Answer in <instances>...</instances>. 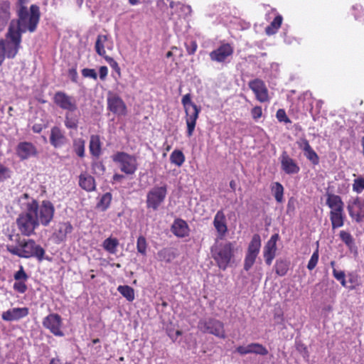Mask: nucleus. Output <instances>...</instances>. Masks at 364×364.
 Instances as JSON below:
<instances>
[{
	"label": "nucleus",
	"instance_id": "nucleus-31",
	"mask_svg": "<svg viewBox=\"0 0 364 364\" xmlns=\"http://www.w3.org/2000/svg\"><path fill=\"white\" fill-rule=\"evenodd\" d=\"M329 218L333 230L341 228L346 219L345 212L329 213Z\"/></svg>",
	"mask_w": 364,
	"mask_h": 364
},
{
	"label": "nucleus",
	"instance_id": "nucleus-21",
	"mask_svg": "<svg viewBox=\"0 0 364 364\" xmlns=\"http://www.w3.org/2000/svg\"><path fill=\"white\" fill-rule=\"evenodd\" d=\"M298 146L304 152V156L309 160L314 165H317L319 163V157L318 154L310 146L309 141L304 139H300L297 141Z\"/></svg>",
	"mask_w": 364,
	"mask_h": 364
},
{
	"label": "nucleus",
	"instance_id": "nucleus-54",
	"mask_svg": "<svg viewBox=\"0 0 364 364\" xmlns=\"http://www.w3.org/2000/svg\"><path fill=\"white\" fill-rule=\"evenodd\" d=\"M14 277L16 281H23V282L26 281L28 279V276L26 274V272H24L22 266H21L20 269L15 273Z\"/></svg>",
	"mask_w": 364,
	"mask_h": 364
},
{
	"label": "nucleus",
	"instance_id": "nucleus-52",
	"mask_svg": "<svg viewBox=\"0 0 364 364\" xmlns=\"http://www.w3.org/2000/svg\"><path fill=\"white\" fill-rule=\"evenodd\" d=\"M187 53L189 55H193L197 50L198 45L195 41H189L185 43Z\"/></svg>",
	"mask_w": 364,
	"mask_h": 364
},
{
	"label": "nucleus",
	"instance_id": "nucleus-61",
	"mask_svg": "<svg viewBox=\"0 0 364 364\" xmlns=\"http://www.w3.org/2000/svg\"><path fill=\"white\" fill-rule=\"evenodd\" d=\"M181 331L178 330L175 332V333H168V336L171 337V338L173 340V341H175L178 336H181Z\"/></svg>",
	"mask_w": 364,
	"mask_h": 364
},
{
	"label": "nucleus",
	"instance_id": "nucleus-50",
	"mask_svg": "<svg viewBox=\"0 0 364 364\" xmlns=\"http://www.w3.org/2000/svg\"><path fill=\"white\" fill-rule=\"evenodd\" d=\"M318 249L312 254L309 261V263H308V265H307V268L309 269V270H312L314 269L317 263H318Z\"/></svg>",
	"mask_w": 364,
	"mask_h": 364
},
{
	"label": "nucleus",
	"instance_id": "nucleus-4",
	"mask_svg": "<svg viewBox=\"0 0 364 364\" xmlns=\"http://www.w3.org/2000/svg\"><path fill=\"white\" fill-rule=\"evenodd\" d=\"M235 250V244L230 242H216L211 247L213 259L217 262L219 268L223 270L230 263Z\"/></svg>",
	"mask_w": 364,
	"mask_h": 364
},
{
	"label": "nucleus",
	"instance_id": "nucleus-43",
	"mask_svg": "<svg viewBox=\"0 0 364 364\" xmlns=\"http://www.w3.org/2000/svg\"><path fill=\"white\" fill-rule=\"evenodd\" d=\"M258 255L246 252L244 260V269L248 271L255 264Z\"/></svg>",
	"mask_w": 364,
	"mask_h": 364
},
{
	"label": "nucleus",
	"instance_id": "nucleus-19",
	"mask_svg": "<svg viewBox=\"0 0 364 364\" xmlns=\"http://www.w3.org/2000/svg\"><path fill=\"white\" fill-rule=\"evenodd\" d=\"M250 87L256 95V98L261 102L268 100V91L263 81L256 79L250 82Z\"/></svg>",
	"mask_w": 364,
	"mask_h": 364
},
{
	"label": "nucleus",
	"instance_id": "nucleus-37",
	"mask_svg": "<svg viewBox=\"0 0 364 364\" xmlns=\"http://www.w3.org/2000/svg\"><path fill=\"white\" fill-rule=\"evenodd\" d=\"M73 150L76 153V154L82 158L85 156V141L82 138H76L73 139Z\"/></svg>",
	"mask_w": 364,
	"mask_h": 364
},
{
	"label": "nucleus",
	"instance_id": "nucleus-56",
	"mask_svg": "<svg viewBox=\"0 0 364 364\" xmlns=\"http://www.w3.org/2000/svg\"><path fill=\"white\" fill-rule=\"evenodd\" d=\"M82 75L85 77H90V78H92L94 80H96L97 77V73L95 72V70L94 69L84 68L82 70Z\"/></svg>",
	"mask_w": 364,
	"mask_h": 364
},
{
	"label": "nucleus",
	"instance_id": "nucleus-62",
	"mask_svg": "<svg viewBox=\"0 0 364 364\" xmlns=\"http://www.w3.org/2000/svg\"><path fill=\"white\" fill-rule=\"evenodd\" d=\"M33 131L36 133H39L42 130L41 124H34L32 128Z\"/></svg>",
	"mask_w": 364,
	"mask_h": 364
},
{
	"label": "nucleus",
	"instance_id": "nucleus-6",
	"mask_svg": "<svg viewBox=\"0 0 364 364\" xmlns=\"http://www.w3.org/2000/svg\"><path fill=\"white\" fill-rule=\"evenodd\" d=\"M15 26L9 28L6 39L2 40L4 51L8 58H13L17 54L21 42V35L19 32L14 31Z\"/></svg>",
	"mask_w": 364,
	"mask_h": 364
},
{
	"label": "nucleus",
	"instance_id": "nucleus-60",
	"mask_svg": "<svg viewBox=\"0 0 364 364\" xmlns=\"http://www.w3.org/2000/svg\"><path fill=\"white\" fill-rule=\"evenodd\" d=\"M104 58L110 64V65L112 67L117 66V62L112 58L107 56V55Z\"/></svg>",
	"mask_w": 364,
	"mask_h": 364
},
{
	"label": "nucleus",
	"instance_id": "nucleus-41",
	"mask_svg": "<svg viewBox=\"0 0 364 364\" xmlns=\"http://www.w3.org/2000/svg\"><path fill=\"white\" fill-rule=\"evenodd\" d=\"M111 200L112 195L109 193H106L100 198L97 207L102 210H105L109 207Z\"/></svg>",
	"mask_w": 364,
	"mask_h": 364
},
{
	"label": "nucleus",
	"instance_id": "nucleus-35",
	"mask_svg": "<svg viewBox=\"0 0 364 364\" xmlns=\"http://www.w3.org/2000/svg\"><path fill=\"white\" fill-rule=\"evenodd\" d=\"M117 291L129 301H133L135 299L134 290L128 285H120Z\"/></svg>",
	"mask_w": 364,
	"mask_h": 364
},
{
	"label": "nucleus",
	"instance_id": "nucleus-24",
	"mask_svg": "<svg viewBox=\"0 0 364 364\" xmlns=\"http://www.w3.org/2000/svg\"><path fill=\"white\" fill-rule=\"evenodd\" d=\"M280 159L282 168L286 173L294 174L299 171V166L286 152L282 154Z\"/></svg>",
	"mask_w": 364,
	"mask_h": 364
},
{
	"label": "nucleus",
	"instance_id": "nucleus-3",
	"mask_svg": "<svg viewBox=\"0 0 364 364\" xmlns=\"http://www.w3.org/2000/svg\"><path fill=\"white\" fill-rule=\"evenodd\" d=\"M6 247L10 253L20 257H35L41 260L45 254L44 250L33 240H23L20 241L18 245H8Z\"/></svg>",
	"mask_w": 364,
	"mask_h": 364
},
{
	"label": "nucleus",
	"instance_id": "nucleus-1",
	"mask_svg": "<svg viewBox=\"0 0 364 364\" xmlns=\"http://www.w3.org/2000/svg\"><path fill=\"white\" fill-rule=\"evenodd\" d=\"M18 203L22 210H29L33 214L39 225L47 226L53 218L55 208L49 200H43L41 204H38L27 193H23L18 198Z\"/></svg>",
	"mask_w": 364,
	"mask_h": 364
},
{
	"label": "nucleus",
	"instance_id": "nucleus-28",
	"mask_svg": "<svg viewBox=\"0 0 364 364\" xmlns=\"http://www.w3.org/2000/svg\"><path fill=\"white\" fill-rule=\"evenodd\" d=\"M50 141L55 148L60 147L65 144V136L60 128L54 127L51 129Z\"/></svg>",
	"mask_w": 364,
	"mask_h": 364
},
{
	"label": "nucleus",
	"instance_id": "nucleus-58",
	"mask_svg": "<svg viewBox=\"0 0 364 364\" xmlns=\"http://www.w3.org/2000/svg\"><path fill=\"white\" fill-rule=\"evenodd\" d=\"M107 73H108V69L106 66H102L100 68L99 74H100V77L102 80H104L106 77V76L107 75Z\"/></svg>",
	"mask_w": 364,
	"mask_h": 364
},
{
	"label": "nucleus",
	"instance_id": "nucleus-51",
	"mask_svg": "<svg viewBox=\"0 0 364 364\" xmlns=\"http://www.w3.org/2000/svg\"><path fill=\"white\" fill-rule=\"evenodd\" d=\"M11 171L0 163V181H3L11 177Z\"/></svg>",
	"mask_w": 364,
	"mask_h": 364
},
{
	"label": "nucleus",
	"instance_id": "nucleus-63",
	"mask_svg": "<svg viewBox=\"0 0 364 364\" xmlns=\"http://www.w3.org/2000/svg\"><path fill=\"white\" fill-rule=\"evenodd\" d=\"M29 0H18L20 8L22 6H25L26 4H28Z\"/></svg>",
	"mask_w": 364,
	"mask_h": 364
},
{
	"label": "nucleus",
	"instance_id": "nucleus-39",
	"mask_svg": "<svg viewBox=\"0 0 364 364\" xmlns=\"http://www.w3.org/2000/svg\"><path fill=\"white\" fill-rule=\"evenodd\" d=\"M271 191L276 200L281 203L283 200L284 188L279 182H274L272 184Z\"/></svg>",
	"mask_w": 364,
	"mask_h": 364
},
{
	"label": "nucleus",
	"instance_id": "nucleus-34",
	"mask_svg": "<svg viewBox=\"0 0 364 364\" xmlns=\"http://www.w3.org/2000/svg\"><path fill=\"white\" fill-rule=\"evenodd\" d=\"M282 16L279 14H277L274 17V20L271 22L270 25L266 28V33L269 36L276 33L282 25Z\"/></svg>",
	"mask_w": 364,
	"mask_h": 364
},
{
	"label": "nucleus",
	"instance_id": "nucleus-11",
	"mask_svg": "<svg viewBox=\"0 0 364 364\" xmlns=\"http://www.w3.org/2000/svg\"><path fill=\"white\" fill-rule=\"evenodd\" d=\"M347 210L351 219L356 223L364 221V199L358 197H350L347 202Z\"/></svg>",
	"mask_w": 364,
	"mask_h": 364
},
{
	"label": "nucleus",
	"instance_id": "nucleus-25",
	"mask_svg": "<svg viewBox=\"0 0 364 364\" xmlns=\"http://www.w3.org/2000/svg\"><path fill=\"white\" fill-rule=\"evenodd\" d=\"M113 42L106 35H99L95 43V50L98 55L105 57L106 49L112 50Z\"/></svg>",
	"mask_w": 364,
	"mask_h": 364
},
{
	"label": "nucleus",
	"instance_id": "nucleus-8",
	"mask_svg": "<svg viewBox=\"0 0 364 364\" xmlns=\"http://www.w3.org/2000/svg\"><path fill=\"white\" fill-rule=\"evenodd\" d=\"M16 225L21 233L26 236H30L34 233L39 224L32 213L24 210L16 219Z\"/></svg>",
	"mask_w": 364,
	"mask_h": 364
},
{
	"label": "nucleus",
	"instance_id": "nucleus-64",
	"mask_svg": "<svg viewBox=\"0 0 364 364\" xmlns=\"http://www.w3.org/2000/svg\"><path fill=\"white\" fill-rule=\"evenodd\" d=\"M70 73L73 75V80L75 81L76 80L75 78L77 77V73H76L75 70H70Z\"/></svg>",
	"mask_w": 364,
	"mask_h": 364
},
{
	"label": "nucleus",
	"instance_id": "nucleus-15",
	"mask_svg": "<svg viewBox=\"0 0 364 364\" xmlns=\"http://www.w3.org/2000/svg\"><path fill=\"white\" fill-rule=\"evenodd\" d=\"M233 48L229 43H224L210 53L212 60L218 63L225 62L233 53Z\"/></svg>",
	"mask_w": 364,
	"mask_h": 364
},
{
	"label": "nucleus",
	"instance_id": "nucleus-26",
	"mask_svg": "<svg viewBox=\"0 0 364 364\" xmlns=\"http://www.w3.org/2000/svg\"><path fill=\"white\" fill-rule=\"evenodd\" d=\"M213 225L220 237H223L228 231L226 218L223 210H218L213 220Z\"/></svg>",
	"mask_w": 364,
	"mask_h": 364
},
{
	"label": "nucleus",
	"instance_id": "nucleus-2",
	"mask_svg": "<svg viewBox=\"0 0 364 364\" xmlns=\"http://www.w3.org/2000/svg\"><path fill=\"white\" fill-rule=\"evenodd\" d=\"M39 18L40 12L38 6L31 5L29 9L22 6L18 10V19L12 20L9 28L15 26L14 31L21 34L26 31L33 32L39 22Z\"/></svg>",
	"mask_w": 364,
	"mask_h": 364
},
{
	"label": "nucleus",
	"instance_id": "nucleus-49",
	"mask_svg": "<svg viewBox=\"0 0 364 364\" xmlns=\"http://www.w3.org/2000/svg\"><path fill=\"white\" fill-rule=\"evenodd\" d=\"M333 277L341 282L343 287H346V274L345 272L342 270H337L335 268H333Z\"/></svg>",
	"mask_w": 364,
	"mask_h": 364
},
{
	"label": "nucleus",
	"instance_id": "nucleus-20",
	"mask_svg": "<svg viewBox=\"0 0 364 364\" xmlns=\"http://www.w3.org/2000/svg\"><path fill=\"white\" fill-rule=\"evenodd\" d=\"M16 154L21 159L25 160L37 154L36 146L30 142H20L16 147Z\"/></svg>",
	"mask_w": 364,
	"mask_h": 364
},
{
	"label": "nucleus",
	"instance_id": "nucleus-13",
	"mask_svg": "<svg viewBox=\"0 0 364 364\" xmlns=\"http://www.w3.org/2000/svg\"><path fill=\"white\" fill-rule=\"evenodd\" d=\"M43 326L49 330L55 336H63L64 333L62 331L63 321L57 314H50L43 320Z\"/></svg>",
	"mask_w": 364,
	"mask_h": 364
},
{
	"label": "nucleus",
	"instance_id": "nucleus-55",
	"mask_svg": "<svg viewBox=\"0 0 364 364\" xmlns=\"http://www.w3.org/2000/svg\"><path fill=\"white\" fill-rule=\"evenodd\" d=\"M276 117L279 122H284L285 123L290 122V120H289V117H287L285 111L282 109H279L277 110Z\"/></svg>",
	"mask_w": 364,
	"mask_h": 364
},
{
	"label": "nucleus",
	"instance_id": "nucleus-16",
	"mask_svg": "<svg viewBox=\"0 0 364 364\" xmlns=\"http://www.w3.org/2000/svg\"><path fill=\"white\" fill-rule=\"evenodd\" d=\"M109 109L119 116H124L127 114V107L121 97L117 95L111 94L107 97Z\"/></svg>",
	"mask_w": 364,
	"mask_h": 364
},
{
	"label": "nucleus",
	"instance_id": "nucleus-30",
	"mask_svg": "<svg viewBox=\"0 0 364 364\" xmlns=\"http://www.w3.org/2000/svg\"><path fill=\"white\" fill-rule=\"evenodd\" d=\"M80 186L86 191H92L95 189L94 178L87 173H81L79 177Z\"/></svg>",
	"mask_w": 364,
	"mask_h": 364
},
{
	"label": "nucleus",
	"instance_id": "nucleus-23",
	"mask_svg": "<svg viewBox=\"0 0 364 364\" xmlns=\"http://www.w3.org/2000/svg\"><path fill=\"white\" fill-rule=\"evenodd\" d=\"M326 204L330 209L329 213L344 211V203L338 195L327 193Z\"/></svg>",
	"mask_w": 364,
	"mask_h": 364
},
{
	"label": "nucleus",
	"instance_id": "nucleus-53",
	"mask_svg": "<svg viewBox=\"0 0 364 364\" xmlns=\"http://www.w3.org/2000/svg\"><path fill=\"white\" fill-rule=\"evenodd\" d=\"M14 289L18 293L23 294L27 290V287L25 284V282L16 281L14 284Z\"/></svg>",
	"mask_w": 364,
	"mask_h": 364
},
{
	"label": "nucleus",
	"instance_id": "nucleus-40",
	"mask_svg": "<svg viewBox=\"0 0 364 364\" xmlns=\"http://www.w3.org/2000/svg\"><path fill=\"white\" fill-rule=\"evenodd\" d=\"M170 160L172 164L181 166L185 161V156L181 151L174 150L170 155Z\"/></svg>",
	"mask_w": 364,
	"mask_h": 364
},
{
	"label": "nucleus",
	"instance_id": "nucleus-42",
	"mask_svg": "<svg viewBox=\"0 0 364 364\" xmlns=\"http://www.w3.org/2000/svg\"><path fill=\"white\" fill-rule=\"evenodd\" d=\"M158 259L161 261L170 262L173 257V252L168 249H162L157 253Z\"/></svg>",
	"mask_w": 364,
	"mask_h": 364
},
{
	"label": "nucleus",
	"instance_id": "nucleus-44",
	"mask_svg": "<svg viewBox=\"0 0 364 364\" xmlns=\"http://www.w3.org/2000/svg\"><path fill=\"white\" fill-rule=\"evenodd\" d=\"M276 273L279 276H284L287 274L288 270V264L285 261L277 260L275 263Z\"/></svg>",
	"mask_w": 364,
	"mask_h": 364
},
{
	"label": "nucleus",
	"instance_id": "nucleus-5",
	"mask_svg": "<svg viewBox=\"0 0 364 364\" xmlns=\"http://www.w3.org/2000/svg\"><path fill=\"white\" fill-rule=\"evenodd\" d=\"M181 103L186 113L187 136L190 137L194 132L200 109L192 102L191 95L189 93L183 96Z\"/></svg>",
	"mask_w": 364,
	"mask_h": 364
},
{
	"label": "nucleus",
	"instance_id": "nucleus-46",
	"mask_svg": "<svg viewBox=\"0 0 364 364\" xmlns=\"http://www.w3.org/2000/svg\"><path fill=\"white\" fill-rule=\"evenodd\" d=\"M147 243L144 236H139L137 239L136 249L138 252L145 255L146 254Z\"/></svg>",
	"mask_w": 364,
	"mask_h": 364
},
{
	"label": "nucleus",
	"instance_id": "nucleus-9",
	"mask_svg": "<svg viewBox=\"0 0 364 364\" xmlns=\"http://www.w3.org/2000/svg\"><path fill=\"white\" fill-rule=\"evenodd\" d=\"M198 328L203 333L213 334L220 338L226 337L223 323L214 318L200 320L198 322Z\"/></svg>",
	"mask_w": 364,
	"mask_h": 364
},
{
	"label": "nucleus",
	"instance_id": "nucleus-47",
	"mask_svg": "<svg viewBox=\"0 0 364 364\" xmlns=\"http://www.w3.org/2000/svg\"><path fill=\"white\" fill-rule=\"evenodd\" d=\"M77 119L72 117L68 112L65 114V125L68 129H77Z\"/></svg>",
	"mask_w": 364,
	"mask_h": 364
},
{
	"label": "nucleus",
	"instance_id": "nucleus-57",
	"mask_svg": "<svg viewBox=\"0 0 364 364\" xmlns=\"http://www.w3.org/2000/svg\"><path fill=\"white\" fill-rule=\"evenodd\" d=\"M251 114L255 120H258L262 116V107L259 106H256L253 107L251 110Z\"/></svg>",
	"mask_w": 364,
	"mask_h": 364
},
{
	"label": "nucleus",
	"instance_id": "nucleus-10",
	"mask_svg": "<svg viewBox=\"0 0 364 364\" xmlns=\"http://www.w3.org/2000/svg\"><path fill=\"white\" fill-rule=\"evenodd\" d=\"M167 194V186H154L147 193L146 206L156 210L160 205L164 203Z\"/></svg>",
	"mask_w": 364,
	"mask_h": 364
},
{
	"label": "nucleus",
	"instance_id": "nucleus-7",
	"mask_svg": "<svg viewBox=\"0 0 364 364\" xmlns=\"http://www.w3.org/2000/svg\"><path fill=\"white\" fill-rule=\"evenodd\" d=\"M112 161L117 164L121 171L132 175L137 169L138 164L136 156L123 151H118L112 156Z\"/></svg>",
	"mask_w": 364,
	"mask_h": 364
},
{
	"label": "nucleus",
	"instance_id": "nucleus-32",
	"mask_svg": "<svg viewBox=\"0 0 364 364\" xmlns=\"http://www.w3.org/2000/svg\"><path fill=\"white\" fill-rule=\"evenodd\" d=\"M89 149L90 154L94 156L98 157L101 154V141L98 135L90 136Z\"/></svg>",
	"mask_w": 364,
	"mask_h": 364
},
{
	"label": "nucleus",
	"instance_id": "nucleus-36",
	"mask_svg": "<svg viewBox=\"0 0 364 364\" xmlns=\"http://www.w3.org/2000/svg\"><path fill=\"white\" fill-rule=\"evenodd\" d=\"M73 226L69 223H63L58 225L57 236L60 240L65 239L67 235L71 233Z\"/></svg>",
	"mask_w": 364,
	"mask_h": 364
},
{
	"label": "nucleus",
	"instance_id": "nucleus-48",
	"mask_svg": "<svg viewBox=\"0 0 364 364\" xmlns=\"http://www.w3.org/2000/svg\"><path fill=\"white\" fill-rule=\"evenodd\" d=\"M340 237L341 239V240L348 247H351L352 245H353V238L352 237V235L346 232V231H344V230H341L340 232Z\"/></svg>",
	"mask_w": 364,
	"mask_h": 364
},
{
	"label": "nucleus",
	"instance_id": "nucleus-18",
	"mask_svg": "<svg viewBox=\"0 0 364 364\" xmlns=\"http://www.w3.org/2000/svg\"><path fill=\"white\" fill-rule=\"evenodd\" d=\"M29 314V309L27 307H16L4 311L1 318L6 321H18L26 317Z\"/></svg>",
	"mask_w": 364,
	"mask_h": 364
},
{
	"label": "nucleus",
	"instance_id": "nucleus-33",
	"mask_svg": "<svg viewBox=\"0 0 364 364\" xmlns=\"http://www.w3.org/2000/svg\"><path fill=\"white\" fill-rule=\"evenodd\" d=\"M261 248V238L257 234L252 236L248 245L247 252L259 255Z\"/></svg>",
	"mask_w": 364,
	"mask_h": 364
},
{
	"label": "nucleus",
	"instance_id": "nucleus-17",
	"mask_svg": "<svg viewBox=\"0 0 364 364\" xmlns=\"http://www.w3.org/2000/svg\"><path fill=\"white\" fill-rule=\"evenodd\" d=\"M279 235L274 234L271 236L270 239L267 242L264 247L263 255L266 263L270 265L276 256L277 242L279 240Z\"/></svg>",
	"mask_w": 364,
	"mask_h": 364
},
{
	"label": "nucleus",
	"instance_id": "nucleus-27",
	"mask_svg": "<svg viewBox=\"0 0 364 364\" xmlns=\"http://www.w3.org/2000/svg\"><path fill=\"white\" fill-rule=\"evenodd\" d=\"M171 232L178 237H184L188 236L189 232L188 225L186 222L182 219H176L171 225Z\"/></svg>",
	"mask_w": 364,
	"mask_h": 364
},
{
	"label": "nucleus",
	"instance_id": "nucleus-12",
	"mask_svg": "<svg viewBox=\"0 0 364 364\" xmlns=\"http://www.w3.org/2000/svg\"><path fill=\"white\" fill-rule=\"evenodd\" d=\"M53 101L60 108L68 112H73L77 109L76 100L61 91L57 92L55 94Z\"/></svg>",
	"mask_w": 364,
	"mask_h": 364
},
{
	"label": "nucleus",
	"instance_id": "nucleus-38",
	"mask_svg": "<svg viewBox=\"0 0 364 364\" xmlns=\"http://www.w3.org/2000/svg\"><path fill=\"white\" fill-rule=\"evenodd\" d=\"M119 245V241L116 238L109 237L103 242V247L110 254H115Z\"/></svg>",
	"mask_w": 364,
	"mask_h": 364
},
{
	"label": "nucleus",
	"instance_id": "nucleus-22",
	"mask_svg": "<svg viewBox=\"0 0 364 364\" xmlns=\"http://www.w3.org/2000/svg\"><path fill=\"white\" fill-rule=\"evenodd\" d=\"M236 351L240 355L255 353L260 355H266L268 353L267 349L262 344L252 343L246 346H240L236 348Z\"/></svg>",
	"mask_w": 364,
	"mask_h": 364
},
{
	"label": "nucleus",
	"instance_id": "nucleus-59",
	"mask_svg": "<svg viewBox=\"0 0 364 364\" xmlns=\"http://www.w3.org/2000/svg\"><path fill=\"white\" fill-rule=\"evenodd\" d=\"M5 57H6V56L4 51L3 43H0V65H2Z\"/></svg>",
	"mask_w": 364,
	"mask_h": 364
},
{
	"label": "nucleus",
	"instance_id": "nucleus-29",
	"mask_svg": "<svg viewBox=\"0 0 364 364\" xmlns=\"http://www.w3.org/2000/svg\"><path fill=\"white\" fill-rule=\"evenodd\" d=\"M11 17V4L7 1H0V30H2Z\"/></svg>",
	"mask_w": 364,
	"mask_h": 364
},
{
	"label": "nucleus",
	"instance_id": "nucleus-14",
	"mask_svg": "<svg viewBox=\"0 0 364 364\" xmlns=\"http://www.w3.org/2000/svg\"><path fill=\"white\" fill-rule=\"evenodd\" d=\"M170 7L171 9V19L176 23H178V21L185 19L191 13V8L188 5H184L181 3L170 2Z\"/></svg>",
	"mask_w": 364,
	"mask_h": 364
},
{
	"label": "nucleus",
	"instance_id": "nucleus-45",
	"mask_svg": "<svg viewBox=\"0 0 364 364\" xmlns=\"http://www.w3.org/2000/svg\"><path fill=\"white\" fill-rule=\"evenodd\" d=\"M353 191L356 193H361L364 191V178L360 176L353 181Z\"/></svg>",
	"mask_w": 364,
	"mask_h": 364
}]
</instances>
